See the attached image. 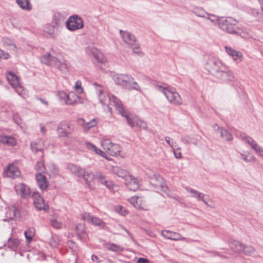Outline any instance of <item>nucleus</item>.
Returning <instances> with one entry per match:
<instances>
[{
  "label": "nucleus",
  "mask_w": 263,
  "mask_h": 263,
  "mask_svg": "<svg viewBox=\"0 0 263 263\" xmlns=\"http://www.w3.org/2000/svg\"><path fill=\"white\" fill-rule=\"evenodd\" d=\"M93 86L98 100L105 111L111 114L112 107H115L118 112L125 118L129 126L135 127V123L138 118L136 115L126 110L121 101L116 96L105 93L102 86L97 83H94Z\"/></svg>",
  "instance_id": "1"
},
{
  "label": "nucleus",
  "mask_w": 263,
  "mask_h": 263,
  "mask_svg": "<svg viewBox=\"0 0 263 263\" xmlns=\"http://www.w3.org/2000/svg\"><path fill=\"white\" fill-rule=\"evenodd\" d=\"M203 62L208 73L218 81L228 83L234 80L235 76L233 71L229 66L221 60L207 56L204 57Z\"/></svg>",
  "instance_id": "2"
},
{
  "label": "nucleus",
  "mask_w": 263,
  "mask_h": 263,
  "mask_svg": "<svg viewBox=\"0 0 263 263\" xmlns=\"http://www.w3.org/2000/svg\"><path fill=\"white\" fill-rule=\"evenodd\" d=\"M217 25L221 30L231 34H238L240 32V29L238 27L237 21L231 17H219L216 16V19L212 23Z\"/></svg>",
  "instance_id": "3"
},
{
  "label": "nucleus",
  "mask_w": 263,
  "mask_h": 263,
  "mask_svg": "<svg viewBox=\"0 0 263 263\" xmlns=\"http://www.w3.org/2000/svg\"><path fill=\"white\" fill-rule=\"evenodd\" d=\"M120 34L123 42L127 45L135 54L141 57L143 52L134 34L129 31L120 30Z\"/></svg>",
  "instance_id": "4"
},
{
  "label": "nucleus",
  "mask_w": 263,
  "mask_h": 263,
  "mask_svg": "<svg viewBox=\"0 0 263 263\" xmlns=\"http://www.w3.org/2000/svg\"><path fill=\"white\" fill-rule=\"evenodd\" d=\"M157 89L164 95L167 101L171 104L175 105L182 104L183 100L174 87L169 86H158Z\"/></svg>",
  "instance_id": "5"
},
{
  "label": "nucleus",
  "mask_w": 263,
  "mask_h": 263,
  "mask_svg": "<svg viewBox=\"0 0 263 263\" xmlns=\"http://www.w3.org/2000/svg\"><path fill=\"white\" fill-rule=\"evenodd\" d=\"M7 81L15 92L23 98L28 96V93L21 82L20 78L15 73L8 71L6 73Z\"/></svg>",
  "instance_id": "6"
},
{
  "label": "nucleus",
  "mask_w": 263,
  "mask_h": 263,
  "mask_svg": "<svg viewBox=\"0 0 263 263\" xmlns=\"http://www.w3.org/2000/svg\"><path fill=\"white\" fill-rule=\"evenodd\" d=\"M100 145L107 155L108 154L111 156H116L121 152V147L108 139H103L100 142Z\"/></svg>",
  "instance_id": "7"
},
{
  "label": "nucleus",
  "mask_w": 263,
  "mask_h": 263,
  "mask_svg": "<svg viewBox=\"0 0 263 263\" xmlns=\"http://www.w3.org/2000/svg\"><path fill=\"white\" fill-rule=\"evenodd\" d=\"M67 29L71 32L81 29L84 27L82 18L77 15L69 16L65 23Z\"/></svg>",
  "instance_id": "8"
},
{
  "label": "nucleus",
  "mask_w": 263,
  "mask_h": 263,
  "mask_svg": "<svg viewBox=\"0 0 263 263\" xmlns=\"http://www.w3.org/2000/svg\"><path fill=\"white\" fill-rule=\"evenodd\" d=\"M127 201L135 209L143 211H147L149 206L145 199L142 196H134L128 198Z\"/></svg>",
  "instance_id": "9"
},
{
  "label": "nucleus",
  "mask_w": 263,
  "mask_h": 263,
  "mask_svg": "<svg viewBox=\"0 0 263 263\" xmlns=\"http://www.w3.org/2000/svg\"><path fill=\"white\" fill-rule=\"evenodd\" d=\"M85 51L88 55L92 56L98 63L105 64L108 60L106 56L100 50L94 47H88Z\"/></svg>",
  "instance_id": "10"
},
{
  "label": "nucleus",
  "mask_w": 263,
  "mask_h": 263,
  "mask_svg": "<svg viewBox=\"0 0 263 263\" xmlns=\"http://www.w3.org/2000/svg\"><path fill=\"white\" fill-rule=\"evenodd\" d=\"M121 86L128 90L134 89L137 91L141 90L140 85L135 80L134 78L130 75L127 74H125Z\"/></svg>",
  "instance_id": "11"
},
{
  "label": "nucleus",
  "mask_w": 263,
  "mask_h": 263,
  "mask_svg": "<svg viewBox=\"0 0 263 263\" xmlns=\"http://www.w3.org/2000/svg\"><path fill=\"white\" fill-rule=\"evenodd\" d=\"M224 48L227 54L231 58L234 62L238 64L243 61L244 56L240 51L234 49L229 46H225Z\"/></svg>",
  "instance_id": "12"
},
{
  "label": "nucleus",
  "mask_w": 263,
  "mask_h": 263,
  "mask_svg": "<svg viewBox=\"0 0 263 263\" xmlns=\"http://www.w3.org/2000/svg\"><path fill=\"white\" fill-rule=\"evenodd\" d=\"M59 29L58 25L51 22L45 25L43 33L47 37L54 39L57 36Z\"/></svg>",
  "instance_id": "13"
},
{
  "label": "nucleus",
  "mask_w": 263,
  "mask_h": 263,
  "mask_svg": "<svg viewBox=\"0 0 263 263\" xmlns=\"http://www.w3.org/2000/svg\"><path fill=\"white\" fill-rule=\"evenodd\" d=\"M233 249L236 252L241 253L246 255H251L255 252L254 248L251 246H245L241 242L235 241L233 243Z\"/></svg>",
  "instance_id": "14"
},
{
  "label": "nucleus",
  "mask_w": 263,
  "mask_h": 263,
  "mask_svg": "<svg viewBox=\"0 0 263 263\" xmlns=\"http://www.w3.org/2000/svg\"><path fill=\"white\" fill-rule=\"evenodd\" d=\"M81 218L87 221L88 223L98 226L100 228H103L105 226V222L101 219L91 216L89 213L85 212L82 214Z\"/></svg>",
  "instance_id": "15"
},
{
  "label": "nucleus",
  "mask_w": 263,
  "mask_h": 263,
  "mask_svg": "<svg viewBox=\"0 0 263 263\" xmlns=\"http://www.w3.org/2000/svg\"><path fill=\"white\" fill-rule=\"evenodd\" d=\"M85 146L87 149L90 152V153L99 156L108 161L111 160V159L106 155V153L103 151L101 150L98 147H97L96 145L93 143L87 142L85 143Z\"/></svg>",
  "instance_id": "16"
},
{
  "label": "nucleus",
  "mask_w": 263,
  "mask_h": 263,
  "mask_svg": "<svg viewBox=\"0 0 263 263\" xmlns=\"http://www.w3.org/2000/svg\"><path fill=\"white\" fill-rule=\"evenodd\" d=\"M126 185L131 191L138 190L141 184V180L130 175L125 181Z\"/></svg>",
  "instance_id": "17"
},
{
  "label": "nucleus",
  "mask_w": 263,
  "mask_h": 263,
  "mask_svg": "<svg viewBox=\"0 0 263 263\" xmlns=\"http://www.w3.org/2000/svg\"><path fill=\"white\" fill-rule=\"evenodd\" d=\"M4 174L9 178L14 179L20 176L21 172L15 164L11 163L5 168Z\"/></svg>",
  "instance_id": "18"
},
{
  "label": "nucleus",
  "mask_w": 263,
  "mask_h": 263,
  "mask_svg": "<svg viewBox=\"0 0 263 263\" xmlns=\"http://www.w3.org/2000/svg\"><path fill=\"white\" fill-rule=\"evenodd\" d=\"M33 198V203L35 208L39 210H47L48 209V205L46 204L41 197L40 193L34 192L32 195Z\"/></svg>",
  "instance_id": "19"
},
{
  "label": "nucleus",
  "mask_w": 263,
  "mask_h": 263,
  "mask_svg": "<svg viewBox=\"0 0 263 263\" xmlns=\"http://www.w3.org/2000/svg\"><path fill=\"white\" fill-rule=\"evenodd\" d=\"M193 12L196 16L206 18L209 20L211 23H213V21H215L216 19V15L210 14L200 7L194 8L193 10Z\"/></svg>",
  "instance_id": "20"
},
{
  "label": "nucleus",
  "mask_w": 263,
  "mask_h": 263,
  "mask_svg": "<svg viewBox=\"0 0 263 263\" xmlns=\"http://www.w3.org/2000/svg\"><path fill=\"white\" fill-rule=\"evenodd\" d=\"M5 217L6 218L3 220L4 221H8L11 219H14L17 217L19 215V211L14 205H10L6 208Z\"/></svg>",
  "instance_id": "21"
},
{
  "label": "nucleus",
  "mask_w": 263,
  "mask_h": 263,
  "mask_svg": "<svg viewBox=\"0 0 263 263\" xmlns=\"http://www.w3.org/2000/svg\"><path fill=\"white\" fill-rule=\"evenodd\" d=\"M81 178L83 179L86 184L89 188H93L95 185L96 174L94 175L89 171L85 170Z\"/></svg>",
  "instance_id": "22"
},
{
  "label": "nucleus",
  "mask_w": 263,
  "mask_h": 263,
  "mask_svg": "<svg viewBox=\"0 0 263 263\" xmlns=\"http://www.w3.org/2000/svg\"><path fill=\"white\" fill-rule=\"evenodd\" d=\"M151 183L156 187L164 182L163 177L159 174L152 172L147 174Z\"/></svg>",
  "instance_id": "23"
},
{
  "label": "nucleus",
  "mask_w": 263,
  "mask_h": 263,
  "mask_svg": "<svg viewBox=\"0 0 263 263\" xmlns=\"http://www.w3.org/2000/svg\"><path fill=\"white\" fill-rule=\"evenodd\" d=\"M57 132L60 137H68L70 133L69 124L65 122L61 123L58 126Z\"/></svg>",
  "instance_id": "24"
},
{
  "label": "nucleus",
  "mask_w": 263,
  "mask_h": 263,
  "mask_svg": "<svg viewBox=\"0 0 263 263\" xmlns=\"http://www.w3.org/2000/svg\"><path fill=\"white\" fill-rule=\"evenodd\" d=\"M161 234L165 238L175 241L184 240L185 238L177 233L171 232L167 230H163Z\"/></svg>",
  "instance_id": "25"
},
{
  "label": "nucleus",
  "mask_w": 263,
  "mask_h": 263,
  "mask_svg": "<svg viewBox=\"0 0 263 263\" xmlns=\"http://www.w3.org/2000/svg\"><path fill=\"white\" fill-rule=\"evenodd\" d=\"M15 189L17 194L23 198H27L30 195V189L28 187L25 185L24 184H18L15 186Z\"/></svg>",
  "instance_id": "26"
},
{
  "label": "nucleus",
  "mask_w": 263,
  "mask_h": 263,
  "mask_svg": "<svg viewBox=\"0 0 263 263\" xmlns=\"http://www.w3.org/2000/svg\"><path fill=\"white\" fill-rule=\"evenodd\" d=\"M31 151L36 154L39 152H42L44 148V143L43 140L37 139L30 143Z\"/></svg>",
  "instance_id": "27"
},
{
  "label": "nucleus",
  "mask_w": 263,
  "mask_h": 263,
  "mask_svg": "<svg viewBox=\"0 0 263 263\" xmlns=\"http://www.w3.org/2000/svg\"><path fill=\"white\" fill-rule=\"evenodd\" d=\"M35 178L39 188L42 191L46 190L49 184L45 176L41 173H38L36 175Z\"/></svg>",
  "instance_id": "28"
},
{
  "label": "nucleus",
  "mask_w": 263,
  "mask_h": 263,
  "mask_svg": "<svg viewBox=\"0 0 263 263\" xmlns=\"http://www.w3.org/2000/svg\"><path fill=\"white\" fill-rule=\"evenodd\" d=\"M0 143L5 144L9 146H14L16 145L17 140L13 136L4 134L0 135Z\"/></svg>",
  "instance_id": "29"
},
{
  "label": "nucleus",
  "mask_w": 263,
  "mask_h": 263,
  "mask_svg": "<svg viewBox=\"0 0 263 263\" xmlns=\"http://www.w3.org/2000/svg\"><path fill=\"white\" fill-rule=\"evenodd\" d=\"M76 233L79 238L82 240L85 241L88 238V234L85 231L84 226L79 224L76 227Z\"/></svg>",
  "instance_id": "30"
},
{
  "label": "nucleus",
  "mask_w": 263,
  "mask_h": 263,
  "mask_svg": "<svg viewBox=\"0 0 263 263\" xmlns=\"http://www.w3.org/2000/svg\"><path fill=\"white\" fill-rule=\"evenodd\" d=\"M67 168L74 175L79 178H81L82 175L85 171V169L73 164H70L67 166Z\"/></svg>",
  "instance_id": "31"
},
{
  "label": "nucleus",
  "mask_w": 263,
  "mask_h": 263,
  "mask_svg": "<svg viewBox=\"0 0 263 263\" xmlns=\"http://www.w3.org/2000/svg\"><path fill=\"white\" fill-rule=\"evenodd\" d=\"M112 172L119 177L123 178L125 181L130 175L127 171L118 166H115L112 168Z\"/></svg>",
  "instance_id": "32"
},
{
  "label": "nucleus",
  "mask_w": 263,
  "mask_h": 263,
  "mask_svg": "<svg viewBox=\"0 0 263 263\" xmlns=\"http://www.w3.org/2000/svg\"><path fill=\"white\" fill-rule=\"evenodd\" d=\"M240 138L244 143L249 145L252 149L257 144V142L256 141H255L252 137L246 134H242L240 136Z\"/></svg>",
  "instance_id": "33"
},
{
  "label": "nucleus",
  "mask_w": 263,
  "mask_h": 263,
  "mask_svg": "<svg viewBox=\"0 0 263 263\" xmlns=\"http://www.w3.org/2000/svg\"><path fill=\"white\" fill-rule=\"evenodd\" d=\"M240 138L244 143L249 145L252 149L257 144V142L256 141H255L252 137L246 134H242L240 136Z\"/></svg>",
  "instance_id": "34"
},
{
  "label": "nucleus",
  "mask_w": 263,
  "mask_h": 263,
  "mask_svg": "<svg viewBox=\"0 0 263 263\" xmlns=\"http://www.w3.org/2000/svg\"><path fill=\"white\" fill-rule=\"evenodd\" d=\"M54 57L49 53H46L40 57L41 62L48 66L52 65Z\"/></svg>",
  "instance_id": "35"
},
{
  "label": "nucleus",
  "mask_w": 263,
  "mask_h": 263,
  "mask_svg": "<svg viewBox=\"0 0 263 263\" xmlns=\"http://www.w3.org/2000/svg\"><path fill=\"white\" fill-rule=\"evenodd\" d=\"M81 121V124L83 129L85 131H87L91 128L95 127L98 123V120L97 119H93L89 122H87L84 120H82Z\"/></svg>",
  "instance_id": "36"
},
{
  "label": "nucleus",
  "mask_w": 263,
  "mask_h": 263,
  "mask_svg": "<svg viewBox=\"0 0 263 263\" xmlns=\"http://www.w3.org/2000/svg\"><path fill=\"white\" fill-rule=\"evenodd\" d=\"M17 4L23 10L30 11L32 8V5L30 0H16Z\"/></svg>",
  "instance_id": "37"
},
{
  "label": "nucleus",
  "mask_w": 263,
  "mask_h": 263,
  "mask_svg": "<svg viewBox=\"0 0 263 263\" xmlns=\"http://www.w3.org/2000/svg\"><path fill=\"white\" fill-rule=\"evenodd\" d=\"M69 99L68 101V104H72L77 102L83 103V99L79 96V94H76L74 92H70L68 95Z\"/></svg>",
  "instance_id": "38"
},
{
  "label": "nucleus",
  "mask_w": 263,
  "mask_h": 263,
  "mask_svg": "<svg viewBox=\"0 0 263 263\" xmlns=\"http://www.w3.org/2000/svg\"><path fill=\"white\" fill-rule=\"evenodd\" d=\"M64 19L65 16L62 13L60 12H56L52 16L51 23L56 24L59 27H60V25L61 23L64 21Z\"/></svg>",
  "instance_id": "39"
},
{
  "label": "nucleus",
  "mask_w": 263,
  "mask_h": 263,
  "mask_svg": "<svg viewBox=\"0 0 263 263\" xmlns=\"http://www.w3.org/2000/svg\"><path fill=\"white\" fill-rule=\"evenodd\" d=\"M158 191L161 193L163 196L170 197L171 195V192L166 186L165 181L157 187Z\"/></svg>",
  "instance_id": "40"
},
{
  "label": "nucleus",
  "mask_w": 263,
  "mask_h": 263,
  "mask_svg": "<svg viewBox=\"0 0 263 263\" xmlns=\"http://www.w3.org/2000/svg\"><path fill=\"white\" fill-rule=\"evenodd\" d=\"M185 189L186 192L190 194L191 197L196 198L198 201H200L203 195L204 194L191 188L185 187Z\"/></svg>",
  "instance_id": "41"
},
{
  "label": "nucleus",
  "mask_w": 263,
  "mask_h": 263,
  "mask_svg": "<svg viewBox=\"0 0 263 263\" xmlns=\"http://www.w3.org/2000/svg\"><path fill=\"white\" fill-rule=\"evenodd\" d=\"M50 223L51 226L56 229H61L64 226L62 222L55 216H52L51 218Z\"/></svg>",
  "instance_id": "42"
},
{
  "label": "nucleus",
  "mask_w": 263,
  "mask_h": 263,
  "mask_svg": "<svg viewBox=\"0 0 263 263\" xmlns=\"http://www.w3.org/2000/svg\"><path fill=\"white\" fill-rule=\"evenodd\" d=\"M240 156L242 160L247 162L253 161L255 158L254 155L249 151L240 153Z\"/></svg>",
  "instance_id": "43"
},
{
  "label": "nucleus",
  "mask_w": 263,
  "mask_h": 263,
  "mask_svg": "<svg viewBox=\"0 0 263 263\" xmlns=\"http://www.w3.org/2000/svg\"><path fill=\"white\" fill-rule=\"evenodd\" d=\"M52 65H54L61 70H64L66 67V61L62 59H58L55 57L54 58Z\"/></svg>",
  "instance_id": "44"
},
{
  "label": "nucleus",
  "mask_w": 263,
  "mask_h": 263,
  "mask_svg": "<svg viewBox=\"0 0 263 263\" xmlns=\"http://www.w3.org/2000/svg\"><path fill=\"white\" fill-rule=\"evenodd\" d=\"M24 235L28 243H30L35 235V229L33 228H29L24 232Z\"/></svg>",
  "instance_id": "45"
},
{
  "label": "nucleus",
  "mask_w": 263,
  "mask_h": 263,
  "mask_svg": "<svg viewBox=\"0 0 263 263\" xmlns=\"http://www.w3.org/2000/svg\"><path fill=\"white\" fill-rule=\"evenodd\" d=\"M105 247L108 250L114 252H121L123 250L122 247L113 243H106Z\"/></svg>",
  "instance_id": "46"
},
{
  "label": "nucleus",
  "mask_w": 263,
  "mask_h": 263,
  "mask_svg": "<svg viewBox=\"0 0 263 263\" xmlns=\"http://www.w3.org/2000/svg\"><path fill=\"white\" fill-rule=\"evenodd\" d=\"M125 74L114 73L111 74V78L116 84L121 86Z\"/></svg>",
  "instance_id": "47"
},
{
  "label": "nucleus",
  "mask_w": 263,
  "mask_h": 263,
  "mask_svg": "<svg viewBox=\"0 0 263 263\" xmlns=\"http://www.w3.org/2000/svg\"><path fill=\"white\" fill-rule=\"evenodd\" d=\"M3 43L6 46V47L8 48V49L14 51H17L16 46L13 43V41L8 39H4L3 40Z\"/></svg>",
  "instance_id": "48"
},
{
  "label": "nucleus",
  "mask_w": 263,
  "mask_h": 263,
  "mask_svg": "<svg viewBox=\"0 0 263 263\" xmlns=\"http://www.w3.org/2000/svg\"><path fill=\"white\" fill-rule=\"evenodd\" d=\"M57 96L61 101L68 104V101L69 98L68 97V95H67L65 91L62 90L58 91L57 92Z\"/></svg>",
  "instance_id": "49"
},
{
  "label": "nucleus",
  "mask_w": 263,
  "mask_h": 263,
  "mask_svg": "<svg viewBox=\"0 0 263 263\" xmlns=\"http://www.w3.org/2000/svg\"><path fill=\"white\" fill-rule=\"evenodd\" d=\"M114 211L122 216H126L128 214V210L124 206L118 205L114 207Z\"/></svg>",
  "instance_id": "50"
},
{
  "label": "nucleus",
  "mask_w": 263,
  "mask_h": 263,
  "mask_svg": "<svg viewBox=\"0 0 263 263\" xmlns=\"http://www.w3.org/2000/svg\"><path fill=\"white\" fill-rule=\"evenodd\" d=\"M60 244V239L59 237L56 235H53L50 238L49 245L52 248H57Z\"/></svg>",
  "instance_id": "51"
},
{
  "label": "nucleus",
  "mask_w": 263,
  "mask_h": 263,
  "mask_svg": "<svg viewBox=\"0 0 263 263\" xmlns=\"http://www.w3.org/2000/svg\"><path fill=\"white\" fill-rule=\"evenodd\" d=\"M220 136L222 138L227 141H230L233 139L232 134L227 129L224 128L221 130Z\"/></svg>",
  "instance_id": "52"
},
{
  "label": "nucleus",
  "mask_w": 263,
  "mask_h": 263,
  "mask_svg": "<svg viewBox=\"0 0 263 263\" xmlns=\"http://www.w3.org/2000/svg\"><path fill=\"white\" fill-rule=\"evenodd\" d=\"M73 89L77 94L80 95L83 93L84 90L82 86L81 81L79 80L76 81Z\"/></svg>",
  "instance_id": "53"
},
{
  "label": "nucleus",
  "mask_w": 263,
  "mask_h": 263,
  "mask_svg": "<svg viewBox=\"0 0 263 263\" xmlns=\"http://www.w3.org/2000/svg\"><path fill=\"white\" fill-rule=\"evenodd\" d=\"M200 201H202L206 205L209 207L214 206L213 202L208 195L203 194Z\"/></svg>",
  "instance_id": "54"
},
{
  "label": "nucleus",
  "mask_w": 263,
  "mask_h": 263,
  "mask_svg": "<svg viewBox=\"0 0 263 263\" xmlns=\"http://www.w3.org/2000/svg\"><path fill=\"white\" fill-rule=\"evenodd\" d=\"M8 243L11 248L14 249L19 245L20 241L16 238H10L8 240Z\"/></svg>",
  "instance_id": "55"
},
{
  "label": "nucleus",
  "mask_w": 263,
  "mask_h": 263,
  "mask_svg": "<svg viewBox=\"0 0 263 263\" xmlns=\"http://www.w3.org/2000/svg\"><path fill=\"white\" fill-rule=\"evenodd\" d=\"M253 150L259 156L263 157V147L259 145L257 143L253 148Z\"/></svg>",
  "instance_id": "56"
},
{
  "label": "nucleus",
  "mask_w": 263,
  "mask_h": 263,
  "mask_svg": "<svg viewBox=\"0 0 263 263\" xmlns=\"http://www.w3.org/2000/svg\"><path fill=\"white\" fill-rule=\"evenodd\" d=\"M252 13L259 22L263 23V11L258 12L256 10H254Z\"/></svg>",
  "instance_id": "57"
},
{
  "label": "nucleus",
  "mask_w": 263,
  "mask_h": 263,
  "mask_svg": "<svg viewBox=\"0 0 263 263\" xmlns=\"http://www.w3.org/2000/svg\"><path fill=\"white\" fill-rule=\"evenodd\" d=\"M135 126L140 127L141 128L145 129L147 127L146 123L141 120V119L138 118L136 122L135 123Z\"/></svg>",
  "instance_id": "58"
},
{
  "label": "nucleus",
  "mask_w": 263,
  "mask_h": 263,
  "mask_svg": "<svg viewBox=\"0 0 263 263\" xmlns=\"http://www.w3.org/2000/svg\"><path fill=\"white\" fill-rule=\"evenodd\" d=\"M96 178L101 184H103V182L105 181L107 179L106 177L101 173H97L96 174Z\"/></svg>",
  "instance_id": "59"
},
{
  "label": "nucleus",
  "mask_w": 263,
  "mask_h": 263,
  "mask_svg": "<svg viewBox=\"0 0 263 263\" xmlns=\"http://www.w3.org/2000/svg\"><path fill=\"white\" fill-rule=\"evenodd\" d=\"M102 185L105 186L109 190H113L115 186L112 181L107 179L105 181L103 182V184H102Z\"/></svg>",
  "instance_id": "60"
},
{
  "label": "nucleus",
  "mask_w": 263,
  "mask_h": 263,
  "mask_svg": "<svg viewBox=\"0 0 263 263\" xmlns=\"http://www.w3.org/2000/svg\"><path fill=\"white\" fill-rule=\"evenodd\" d=\"M36 170L37 172H40L39 173L43 172L45 170L43 162L39 161L37 163L36 165Z\"/></svg>",
  "instance_id": "61"
},
{
  "label": "nucleus",
  "mask_w": 263,
  "mask_h": 263,
  "mask_svg": "<svg viewBox=\"0 0 263 263\" xmlns=\"http://www.w3.org/2000/svg\"><path fill=\"white\" fill-rule=\"evenodd\" d=\"M173 153L175 157L177 159H181L182 158L180 148H174Z\"/></svg>",
  "instance_id": "62"
},
{
  "label": "nucleus",
  "mask_w": 263,
  "mask_h": 263,
  "mask_svg": "<svg viewBox=\"0 0 263 263\" xmlns=\"http://www.w3.org/2000/svg\"><path fill=\"white\" fill-rule=\"evenodd\" d=\"M13 119L14 122L18 125L22 126V124H23V121L20 116L17 114H14L13 116Z\"/></svg>",
  "instance_id": "63"
},
{
  "label": "nucleus",
  "mask_w": 263,
  "mask_h": 263,
  "mask_svg": "<svg viewBox=\"0 0 263 263\" xmlns=\"http://www.w3.org/2000/svg\"><path fill=\"white\" fill-rule=\"evenodd\" d=\"M68 245L69 247L73 251H76L78 248V246L72 241H69L68 242Z\"/></svg>",
  "instance_id": "64"
}]
</instances>
